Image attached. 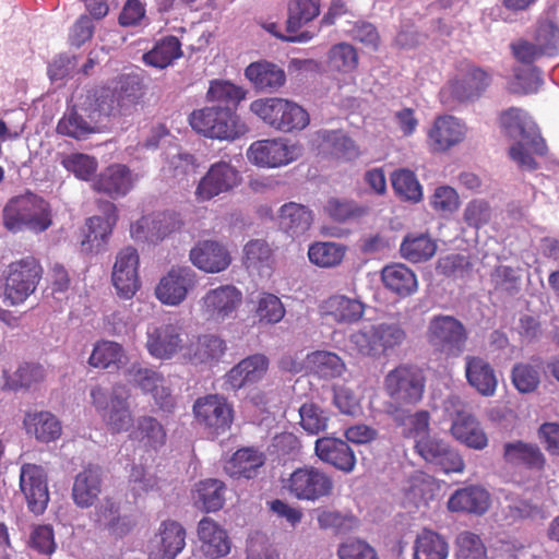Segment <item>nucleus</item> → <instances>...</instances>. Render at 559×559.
<instances>
[{
  "instance_id": "12",
  "label": "nucleus",
  "mask_w": 559,
  "mask_h": 559,
  "mask_svg": "<svg viewBox=\"0 0 559 559\" xmlns=\"http://www.w3.org/2000/svg\"><path fill=\"white\" fill-rule=\"evenodd\" d=\"M299 156L300 147L283 138L254 141L247 151L250 163L267 168L286 166Z\"/></svg>"
},
{
  "instance_id": "48",
  "label": "nucleus",
  "mask_w": 559,
  "mask_h": 559,
  "mask_svg": "<svg viewBox=\"0 0 559 559\" xmlns=\"http://www.w3.org/2000/svg\"><path fill=\"white\" fill-rule=\"evenodd\" d=\"M5 378L4 386L10 390L29 389L43 382L46 378L45 368L37 362H23L16 371L10 376L3 372Z\"/></svg>"
},
{
  "instance_id": "27",
  "label": "nucleus",
  "mask_w": 559,
  "mask_h": 559,
  "mask_svg": "<svg viewBox=\"0 0 559 559\" xmlns=\"http://www.w3.org/2000/svg\"><path fill=\"white\" fill-rule=\"evenodd\" d=\"M102 491V468L88 464L74 478L72 498L79 508H90Z\"/></svg>"
},
{
  "instance_id": "60",
  "label": "nucleus",
  "mask_w": 559,
  "mask_h": 559,
  "mask_svg": "<svg viewBox=\"0 0 559 559\" xmlns=\"http://www.w3.org/2000/svg\"><path fill=\"white\" fill-rule=\"evenodd\" d=\"M373 328L381 355L401 346L406 340V332L399 323L382 322L373 324Z\"/></svg>"
},
{
  "instance_id": "11",
  "label": "nucleus",
  "mask_w": 559,
  "mask_h": 559,
  "mask_svg": "<svg viewBox=\"0 0 559 559\" xmlns=\"http://www.w3.org/2000/svg\"><path fill=\"white\" fill-rule=\"evenodd\" d=\"M492 74L489 70L472 62L462 63L455 78L449 81L444 93L460 102L478 99L491 85Z\"/></svg>"
},
{
  "instance_id": "63",
  "label": "nucleus",
  "mask_w": 559,
  "mask_h": 559,
  "mask_svg": "<svg viewBox=\"0 0 559 559\" xmlns=\"http://www.w3.org/2000/svg\"><path fill=\"white\" fill-rule=\"evenodd\" d=\"M511 380L519 392L532 393L538 388L540 376L534 366L520 362L513 366Z\"/></svg>"
},
{
  "instance_id": "2",
  "label": "nucleus",
  "mask_w": 559,
  "mask_h": 559,
  "mask_svg": "<svg viewBox=\"0 0 559 559\" xmlns=\"http://www.w3.org/2000/svg\"><path fill=\"white\" fill-rule=\"evenodd\" d=\"M3 226L11 233L46 231L52 225V210L41 197L26 192L11 198L3 207Z\"/></svg>"
},
{
  "instance_id": "6",
  "label": "nucleus",
  "mask_w": 559,
  "mask_h": 559,
  "mask_svg": "<svg viewBox=\"0 0 559 559\" xmlns=\"http://www.w3.org/2000/svg\"><path fill=\"white\" fill-rule=\"evenodd\" d=\"M428 344L447 358H459L466 349L468 332L455 317L433 316L426 331Z\"/></svg>"
},
{
  "instance_id": "9",
  "label": "nucleus",
  "mask_w": 559,
  "mask_h": 559,
  "mask_svg": "<svg viewBox=\"0 0 559 559\" xmlns=\"http://www.w3.org/2000/svg\"><path fill=\"white\" fill-rule=\"evenodd\" d=\"M296 499L317 501L332 495L334 481L331 475L314 466L296 468L284 484Z\"/></svg>"
},
{
  "instance_id": "36",
  "label": "nucleus",
  "mask_w": 559,
  "mask_h": 559,
  "mask_svg": "<svg viewBox=\"0 0 559 559\" xmlns=\"http://www.w3.org/2000/svg\"><path fill=\"white\" fill-rule=\"evenodd\" d=\"M322 310L337 323L353 324L362 318L365 305L356 298L333 295L323 302Z\"/></svg>"
},
{
  "instance_id": "46",
  "label": "nucleus",
  "mask_w": 559,
  "mask_h": 559,
  "mask_svg": "<svg viewBox=\"0 0 559 559\" xmlns=\"http://www.w3.org/2000/svg\"><path fill=\"white\" fill-rule=\"evenodd\" d=\"M316 136L317 141L328 144L331 153L338 159L350 162L360 155L355 141L340 130H320Z\"/></svg>"
},
{
  "instance_id": "35",
  "label": "nucleus",
  "mask_w": 559,
  "mask_h": 559,
  "mask_svg": "<svg viewBox=\"0 0 559 559\" xmlns=\"http://www.w3.org/2000/svg\"><path fill=\"white\" fill-rule=\"evenodd\" d=\"M463 136V126L452 116L437 118L428 133L432 150L438 152L447 151L457 144L462 141Z\"/></svg>"
},
{
  "instance_id": "5",
  "label": "nucleus",
  "mask_w": 559,
  "mask_h": 559,
  "mask_svg": "<svg viewBox=\"0 0 559 559\" xmlns=\"http://www.w3.org/2000/svg\"><path fill=\"white\" fill-rule=\"evenodd\" d=\"M191 128L205 138L235 140L247 131L246 124L231 107L206 106L189 116Z\"/></svg>"
},
{
  "instance_id": "14",
  "label": "nucleus",
  "mask_w": 559,
  "mask_h": 559,
  "mask_svg": "<svg viewBox=\"0 0 559 559\" xmlns=\"http://www.w3.org/2000/svg\"><path fill=\"white\" fill-rule=\"evenodd\" d=\"M240 182V174L234 166L223 160L214 163L197 185L195 200L199 203L211 201L222 193L231 191Z\"/></svg>"
},
{
  "instance_id": "47",
  "label": "nucleus",
  "mask_w": 559,
  "mask_h": 559,
  "mask_svg": "<svg viewBox=\"0 0 559 559\" xmlns=\"http://www.w3.org/2000/svg\"><path fill=\"white\" fill-rule=\"evenodd\" d=\"M181 44L175 36H167L156 43L150 51L143 55V61L152 67L165 69L174 60L181 57Z\"/></svg>"
},
{
  "instance_id": "64",
  "label": "nucleus",
  "mask_w": 559,
  "mask_h": 559,
  "mask_svg": "<svg viewBox=\"0 0 559 559\" xmlns=\"http://www.w3.org/2000/svg\"><path fill=\"white\" fill-rule=\"evenodd\" d=\"M243 261L247 269H260L267 265L272 250L266 241L254 239L250 240L243 248Z\"/></svg>"
},
{
  "instance_id": "55",
  "label": "nucleus",
  "mask_w": 559,
  "mask_h": 559,
  "mask_svg": "<svg viewBox=\"0 0 559 559\" xmlns=\"http://www.w3.org/2000/svg\"><path fill=\"white\" fill-rule=\"evenodd\" d=\"M299 425L308 435H319L326 430L329 413L316 403H304L299 407Z\"/></svg>"
},
{
  "instance_id": "31",
  "label": "nucleus",
  "mask_w": 559,
  "mask_h": 559,
  "mask_svg": "<svg viewBox=\"0 0 559 559\" xmlns=\"http://www.w3.org/2000/svg\"><path fill=\"white\" fill-rule=\"evenodd\" d=\"M129 439L146 451H157L165 445L167 432L159 420L150 415L139 416L130 430Z\"/></svg>"
},
{
  "instance_id": "56",
  "label": "nucleus",
  "mask_w": 559,
  "mask_h": 559,
  "mask_svg": "<svg viewBox=\"0 0 559 559\" xmlns=\"http://www.w3.org/2000/svg\"><path fill=\"white\" fill-rule=\"evenodd\" d=\"M391 182L396 195L412 202L420 201L421 186L415 174L408 169H399L391 175Z\"/></svg>"
},
{
  "instance_id": "54",
  "label": "nucleus",
  "mask_w": 559,
  "mask_h": 559,
  "mask_svg": "<svg viewBox=\"0 0 559 559\" xmlns=\"http://www.w3.org/2000/svg\"><path fill=\"white\" fill-rule=\"evenodd\" d=\"M308 361L314 373L321 378L333 379L345 371V364L338 355L332 352L318 350L308 356Z\"/></svg>"
},
{
  "instance_id": "42",
  "label": "nucleus",
  "mask_w": 559,
  "mask_h": 559,
  "mask_svg": "<svg viewBox=\"0 0 559 559\" xmlns=\"http://www.w3.org/2000/svg\"><path fill=\"white\" fill-rule=\"evenodd\" d=\"M127 361L123 346L108 340L96 342L88 358L90 366L99 369H120L127 365Z\"/></svg>"
},
{
  "instance_id": "59",
  "label": "nucleus",
  "mask_w": 559,
  "mask_h": 559,
  "mask_svg": "<svg viewBox=\"0 0 559 559\" xmlns=\"http://www.w3.org/2000/svg\"><path fill=\"white\" fill-rule=\"evenodd\" d=\"M57 132L75 140H84L94 132V127L79 115L76 110H70L59 120Z\"/></svg>"
},
{
  "instance_id": "39",
  "label": "nucleus",
  "mask_w": 559,
  "mask_h": 559,
  "mask_svg": "<svg viewBox=\"0 0 559 559\" xmlns=\"http://www.w3.org/2000/svg\"><path fill=\"white\" fill-rule=\"evenodd\" d=\"M402 428V435L405 438L414 439L415 442L420 439H428L430 430V414L428 411H418L409 413V408H400L396 413L394 411L386 412Z\"/></svg>"
},
{
  "instance_id": "49",
  "label": "nucleus",
  "mask_w": 559,
  "mask_h": 559,
  "mask_svg": "<svg viewBox=\"0 0 559 559\" xmlns=\"http://www.w3.org/2000/svg\"><path fill=\"white\" fill-rule=\"evenodd\" d=\"M163 556L175 559L186 545V530L176 521H164L159 527Z\"/></svg>"
},
{
  "instance_id": "3",
  "label": "nucleus",
  "mask_w": 559,
  "mask_h": 559,
  "mask_svg": "<svg viewBox=\"0 0 559 559\" xmlns=\"http://www.w3.org/2000/svg\"><path fill=\"white\" fill-rule=\"evenodd\" d=\"M425 386L426 378L419 367L400 364L383 380L384 392L390 399L386 412L414 407L423 400Z\"/></svg>"
},
{
  "instance_id": "26",
  "label": "nucleus",
  "mask_w": 559,
  "mask_h": 559,
  "mask_svg": "<svg viewBox=\"0 0 559 559\" xmlns=\"http://www.w3.org/2000/svg\"><path fill=\"white\" fill-rule=\"evenodd\" d=\"M146 347L148 353L159 359L173 357L182 347L180 328L164 323L148 331Z\"/></svg>"
},
{
  "instance_id": "24",
  "label": "nucleus",
  "mask_w": 559,
  "mask_h": 559,
  "mask_svg": "<svg viewBox=\"0 0 559 559\" xmlns=\"http://www.w3.org/2000/svg\"><path fill=\"white\" fill-rule=\"evenodd\" d=\"M105 216H93L86 221L87 233L82 240V247L88 245V249L95 248L96 252L104 250V247L112 233L117 223V207L114 203L106 201L103 203Z\"/></svg>"
},
{
  "instance_id": "32",
  "label": "nucleus",
  "mask_w": 559,
  "mask_h": 559,
  "mask_svg": "<svg viewBox=\"0 0 559 559\" xmlns=\"http://www.w3.org/2000/svg\"><path fill=\"white\" fill-rule=\"evenodd\" d=\"M198 536L205 556L215 559L229 554L230 540L227 533L214 520L203 518L198 525Z\"/></svg>"
},
{
  "instance_id": "15",
  "label": "nucleus",
  "mask_w": 559,
  "mask_h": 559,
  "mask_svg": "<svg viewBox=\"0 0 559 559\" xmlns=\"http://www.w3.org/2000/svg\"><path fill=\"white\" fill-rule=\"evenodd\" d=\"M198 283L197 273L190 266H173L155 288L157 299L168 306H178Z\"/></svg>"
},
{
  "instance_id": "25",
  "label": "nucleus",
  "mask_w": 559,
  "mask_h": 559,
  "mask_svg": "<svg viewBox=\"0 0 559 559\" xmlns=\"http://www.w3.org/2000/svg\"><path fill=\"white\" fill-rule=\"evenodd\" d=\"M447 506L451 512L483 515L490 507V495L481 486L469 485L456 489L450 496Z\"/></svg>"
},
{
  "instance_id": "18",
  "label": "nucleus",
  "mask_w": 559,
  "mask_h": 559,
  "mask_svg": "<svg viewBox=\"0 0 559 559\" xmlns=\"http://www.w3.org/2000/svg\"><path fill=\"white\" fill-rule=\"evenodd\" d=\"M20 488L25 496L31 512L41 514L49 502L47 475L36 464H23L20 472Z\"/></svg>"
},
{
  "instance_id": "13",
  "label": "nucleus",
  "mask_w": 559,
  "mask_h": 559,
  "mask_svg": "<svg viewBox=\"0 0 559 559\" xmlns=\"http://www.w3.org/2000/svg\"><path fill=\"white\" fill-rule=\"evenodd\" d=\"M193 413L199 425L211 436L225 433L231 426L233 407L226 399L217 394L199 397L193 405Z\"/></svg>"
},
{
  "instance_id": "61",
  "label": "nucleus",
  "mask_w": 559,
  "mask_h": 559,
  "mask_svg": "<svg viewBox=\"0 0 559 559\" xmlns=\"http://www.w3.org/2000/svg\"><path fill=\"white\" fill-rule=\"evenodd\" d=\"M492 218V209L485 199L469 201L463 211L464 223L472 228L480 229L489 224Z\"/></svg>"
},
{
  "instance_id": "57",
  "label": "nucleus",
  "mask_w": 559,
  "mask_h": 559,
  "mask_svg": "<svg viewBox=\"0 0 559 559\" xmlns=\"http://www.w3.org/2000/svg\"><path fill=\"white\" fill-rule=\"evenodd\" d=\"M377 343L373 325L355 331L348 338L349 349L362 357H380L381 353Z\"/></svg>"
},
{
  "instance_id": "43",
  "label": "nucleus",
  "mask_w": 559,
  "mask_h": 559,
  "mask_svg": "<svg viewBox=\"0 0 559 559\" xmlns=\"http://www.w3.org/2000/svg\"><path fill=\"white\" fill-rule=\"evenodd\" d=\"M264 464L263 453L243 448L236 451L225 466L226 473L234 478L251 479Z\"/></svg>"
},
{
  "instance_id": "7",
  "label": "nucleus",
  "mask_w": 559,
  "mask_h": 559,
  "mask_svg": "<svg viewBox=\"0 0 559 559\" xmlns=\"http://www.w3.org/2000/svg\"><path fill=\"white\" fill-rule=\"evenodd\" d=\"M41 277L43 267L36 258L27 255L11 262L4 275V299L11 306L23 304L35 293Z\"/></svg>"
},
{
  "instance_id": "8",
  "label": "nucleus",
  "mask_w": 559,
  "mask_h": 559,
  "mask_svg": "<svg viewBox=\"0 0 559 559\" xmlns=\"http://www.w3.org/2000/svg\"><path fill=\"white\" fill-rule=\"evenodd\" d=\"M91 399L110 433H130L135 420L128 395L123 396L115 390L107 399L103 388L94 386L91 390Z\"/></svg>"
},
{
  "instance_id": "37",
  "label": "nucleus",
  "mask_w": 559,
  "mask_h": 559,
  "mask_svg": "<svg viewBox=\"0 0 559 559\" xmlns=\"http://www.w3.org/2000/svg\"><path fill=\"white\" fill-rule=\"evenodd\" d=\"M381 281L388 290L400 297H408L418 288L415 273L402 263L384 266L381 271Z\"/></svg>"
},
{
  "instance_id": "17",
  "label": "nucleus",
  "mask_w": 559,
  "mask_h": 559,
  "mask_svg": "<svg viewBox=\"0 0 559 559\" xmlns=\"http://www.w3.org/2000/svg\"><path fill=\"white\" fill-rule=\"evenodd\" d=\"M415 450L426 462L445 474L462 473L465 468L461 454L443 440L430 437L417 440Z\"/></svg>"
},
{
  "instance_id": "30",
  "label": "nucleus",
  "mask_w": 559,
  "mask_h": 559,
  "mask_svg": "<svg viewBox=\"0 0 559 559\" xmlns=\"http://www.w3.org/2000/svg\"><path fill=\"white\" fill-rule=\"evenodd\" d=\"M465 376L468 384L483 396H492L498 380L492 366L479 356L465 357Z\"/></svg>"
},
{
  "instance_id": "53",
  "label": "nucleus",
  "mask_w": 559,
  "mask_h": 559,
  "mask_svg": "<svg viewBox=\"0 0 559 559\" xmlns=\"http://www.w3.org/2000/svg\"><path fill=\"white\" fill-rule=\"evenodd\" d=\"M346 248L335 242H314L308 249L309 261L319 267L338 265L345 255Z\"/></svg>"
},
{
  "instance_id": "44",
  "label": "nucleus",
  "mask_w": 559,
  "mask_h": 559,
  "mask_svg": "<svg viewBox=\"0 0 559 559\" xmlns=\"http://www.w3.org/2000/svg\"><path fill=\"white\" fill-rule=\"evenodd\" d=\"M436 240L424 233H408L400 246L401 255L412 263L426 262L436 254Z\"/></svg>"
},
{
  "instance_id": "29",
  "label": "nucleus",
  "mask_w": 559,
  "mask_h": 559,
  "mask_svg": "<svg viewBox=\"0 0 559 559\" xmlns=\"http://www.w3.org/2000/svg\"><path fill=\"white\" fill-rule=\"evenodd\" d=\"M133 382L145 393L152 394L156 404L163 409H169L174 406V399L169 388L165 385L164 377L155 370L148 368L130 369Z\"/></svg>"
},
{
  "instance_id": "20",
  "label": "nucleus",
  "mask_w": 559,
  "mask_h": 559,
  "mask_svg": "<svg viewBox=\"0 0 559 559\" xmlns=\"http://www.w3.org/2000/svg\"><path fill=\"white\" fill-rule=\"evenodd\" d=\"M241 302L242 294L237 287L222 285L202 297V310L211 319L225 320L236 312Z\"/></svg>"
},
{
  "instance_id": "40",
  "label": "nucleus",
  "mask_w": 559,
  "mask_h": 559,
  "mask_svg": "<svg viewBox=\"0 0 559 559\" xmlns=\"http://www.w3.org/2000/svg\"><path fill=\"white\" fill-rule=\"evenodd\" d=\"M313 216L305 205L289 202L280 210V226L292 237L305 235L311 227Z\"/></svg>"
},
{
  "instance_id": "51",
  "label": "nucleus",
  "mask_w": 559,
  "mask_h": 559,
  "mask_svg": "<svg viewBox=\"0 0 559 559\" xmlns=\"http://www.w3.org/2000/svg\"><path fill=\"white\" fill-rule=\"evenodd\" d=\"M321 0H290L288 3L287 31L297 32L320 14Z\"/></svg>"
},
{
  "instance_id": "23",
  "label": "nucleus",
  "mask_w": 559,
  "mask_h": 559,
  "mask_svg": "<svg viewBox=\"0 0 559 559\" xmlns=\"http://www.w3.org/2000/svg\"><path fill=\"white\" fill-rule=\"evenodd\" d=\"M317 456L335 468L349 473L356 465L354 451L347 442L332 437L317 439L314 444Z\"/></svg>"
},
{
  "instance_id": "62",
  "label": "nucleus",
  "mask_w": 559,
  "mask_h": 559,
  "mask_svg": "<svg viewBox=\"0 0 559 559\" xmlns=\"http://www.w3.org/2000/svg\"><path fill=\"white\" fill-rule=\"evenodd\" d=\"M325 213L334 221L343 223L364 216L367 207L360 206L354 201L330 199L324 205Z\"/></svg>"
},
{
  "instance_id": "41",
  "label": "nucleus",
  "mask_w": 559,
  "mask_h": 559,
  "mask_svg": "<svg viewBox=\"0 0 559 559\" xmlns=\"http://www.w3.org/2000/svg\"><path fill=\"white\" fill-rule=\"evenodd\" d=\"M450 546L439 533L424 528L413 545V559H448Z\"/></svg>"
},
{
  "instance_id": "34",
  "label": "nucleus",
  "mask_w": 559,
  "mask_h": 559,
  "mask_svg": "<svg viewBox=\"0 0 559 559\" xmlns=\"http://www.w3.org/2000/svg\"><path fill=\"white\" fill-rule=\"evenodd\" d=\"M226 349L223 338L214 334H203L187 346L186 356L194 365L213 364L224 356Z\"/></svg>"
},
{
  "instance_id": "50",
  "label": "nucleus",
  "mask_w": 559,
  "mask_h": 559,
  "mask_svg": "<svg viewBox=\"0 0 559 559\" xmlns=\"http://www.w3.org/2000/svg\"><path fill=\"white\" fill-rule=\"evenodd\" d=\"M359 62L356 48L348 43L333 45L328 52V67L331 71L340 73L354 72Z\"/></svg>"
},
{
  "instance_id": "21",
  "label": "nucleus",
  "mask_w": 559,
  "mask_h": 559,
  "mask_svg": "<svg viewBox=\"0 0 559 559\" xmlns=\"http://www.w3.org/2000/svg\"><path fill=\"white\" fill-rule=\"evenodd\" d=\"M269 369V358L263 354H253L235 365L225 376L228 389L237 391L261 381Z\"/></svg>"
},
{
  "instance_id": "52",
  "label": "nucleus",
  "mask_w": 559,
  "mask_h": 559,
  "mask_svg": "<svg viewBox=\"0 0 559 559\" xmlns=\"http://www.w3.org/2000/svg\"><path fill=\"white\" fill-rule=\"evenodd\" d=\"M246 97V91L226 80H212L206 92V99L212 103L233 106L236 110L238 104Z\"/></svg>"
},
{
  "instance_id": "19",
  "label": "nucleus",
  "mask_w": 559,
  "mask_h": 559,
  "mask_svg": "<svg viewBox=\"0 0 559 559\" xmlns=\"http://www.w3.org/2000/svg\"><path fill=\"white\" fill-rule=\"evenodd\" d=\"M138 175L124 164H111L93 180L92 188L111 199L127 195L134 187Z\"/></svg>"
},
{
  "instance_id": "4",
  "label": "nucleus",
  "mask_w": 559,
  "mask_h": 559,
  "mask_svg": "<svg viewBox=\"0 0 559 559\" xmlns=\"http://www.w3.org/2000/svg\"><path fill=\"white\" fill-rule=\"evenodd\" d=\"M250 110L269 128L283 133L301 131L310 123V116L302 106L283 97L255 99Z\"/></svg>"
},
{
  "instance_id": "33",
  "label": "nucleus",
  "mask_w": 559,
  "mask_h": 559,
  "mask_svg": "<svg viewBox=\"0 0 559 559\" xmlns=\"http://www.w3.org/2000/svg\"><path fill=\"white\" fill-rule=\"evenodd\" d=\"M23 424L26 432L34 436L41 443L53 442L62 433L60 420L56 415L47 411L27 413Z\"/></svg>"
},
{
  "instance_id": "38",
  "label": "nucleus",
  "mask_w": 559,
  "mask_h": 559,
  "mask_svg": "<svg viewBox=\"0 0 559 559\" xmlns=\"http://www.w3.org/2000/svg\"><path fill=\"white\" fill-rule=\"evenodd\" d=\"M245 75L259 91H276L286 81L284 70L267 61L250 63L245 70Z\"/></svg>"
},
{
  "instance_id": "22",
  "label": "nucleus",
  "mask_w": 559,
  "mask_h": 559,
  "mask_svg": "<svg viewBox=\"0 0 559 559\" xmlns=\"http://www.w3.org/2000/svg\"><path fill=\"white\" fill-rule=\"evenodd\" d=\"M190 260L194 266L206 273H219L231 263L227 248L215 240L199 241L190 251Z\"/></svg>"
},
{
  "instance_id": "1",
  "label": "nucleus",
  "mask_w": 559,
  "mask_h": 559,
  "mask_svg": "<svg viewBox=\"0 0 559 559\" xmlns=\"http://www.w3.org/2000/svg\"><path fill=\"white\" fill-rule=\"evenodd\" d=\"M499 124L509 136L521 139L510 147V158L523 169L536 170L538 163L533 154L546 156L548 146L535 120L524 109L510 107L500 112Z\"/></svg>"
},
{
  "instance_id": "58",
  "label": "nucleus",
  "mask_w": 559,
  "mask_h": 559,
  "mask_svg": "<svg viewBox=\"0 0 559 559\" xmlns=\"http://www.w3.org/2000/svg\"><path fill=\"white\" fill-rule=\"evenodd\" d=\"M61 165L78 179L88 181L98 168V162L94 156L83 153H72L61 159Z\"/></svg>"
},
{
  "instance_id": "10",
  "label": "nucleus",
  "mask_w": 559,
  "mask_h": 559,
  "mask_svg": "<svg viewBox=\"0 0 559 559\" xmlns=\"http://www.w3.org/2000/svg\"><path fill=\"white\" fill-rule=\"evenodd\" d=\"M447 411L451 412V435L462 444L474 450H484L488 445V437L478 419L468 411L457 396L447 401Z\"/></svg>"
},
{
  "instance_id": "45",
  "label": "nucleus",
  "mask_w": 559,
  "mask_h": 559,
  "mask_svg": "<svg viewBox=\"0 0 559 559\" xmlns=\"http://www.w3.org/2000/svg\"><path fill=\"white\" fill-rule=\"evenodd\" d=\"M226 486L215 478L200 480L195 487V504L204 512H216L224 507Z\"/></svg>"
},
{
  "instance_id": "28",
  "label": "nucleus",
  "mask_w": 559,
  "mask_h": 559,
  "mask_svg": "<svg viewBox=\"0 0 559 559\" xmlns=\"http://www.w3.org/2000/svg\"><path fill=\"white\" fill-rule=\"evenodd\" d=\"M503 460L506 463L524 466L531 471L542 472L546 466V457L536 443L516 440L503 445Z\"/></svg>"
},
{
  "instance_id": "16",
  "label": "nucleus",
  "mask_w": 559,
  "mask_h": 559,
  "mask_svg": "<svg viewBox=\"0 0 559 559\" xmlns=\"http://www.w3.org/2000/svg\"><path fill=\"white\" fill-rule=\"evenodd\" d=\"M139 263V254L133 247H126L118 252L111 281L121 298H132L140 288Z\"/></svg>"
}]
</instances>
